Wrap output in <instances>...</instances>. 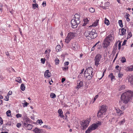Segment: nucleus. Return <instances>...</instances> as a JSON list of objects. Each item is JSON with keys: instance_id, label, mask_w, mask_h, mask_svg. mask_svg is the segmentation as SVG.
Here are the masks:
<instances>
[{"instance_id": "nucleus-17", "label": "nucleus", "mask_w": 133, "mask_h": 133, "mask_svg": "<svg viewBox=\"0 0 133 133\" xmlns=\"http://www.w3.org/2000/svg\"><path fill=\"white\" fill-rule=\"evenodd\" d=\"M77 85L76 87L77 88L79 89L83 85V83L82 81H80L79 83H77Z\"/></svg>"}, {"instance_id": "nucleus-5", "label": "nucleus", "mask_w": 133, "mask_h": 133, "mask_svg": "<svg viewBox=\"0 0 133 133\" xmlns=\"http://www.w3.org/2000/svg\"><path fill=\"white\" fill-rule=\"evenodd\" d=\"M90 120V118L87 119L86 120H83L81 123V127H82V129L84 130H85L89 125V123Z\"/></svg>"}, {"instance_id": "nucleus-26", "label": "nucleus", "mask_w": 133, "mask_h": 133, "mask_svg": "<svg viewBox=\"0 0 133 133\" xmlns=\"http://www.w3.org/2000/svg\"><path fill=\"white\" fill-rule=\"evenodd\" d=\"M104 23L107 25H109L110 24L109 21L106 18H105Z\"/></svg>"}, {"instance_id": "nucleus-48", "label": "nucleus", "mask_w": 133, "mask_h": 133, "mask_svg": "<svg viewBox=\"0 0 133 133\" xmlns=\"http://www.w3.org/2000/svg\"><path fill=\"white\" fill-rule=\"evenodd\" d=\"M126 108V107L124 106H122L121 108V109L122 110H124Z\"/></svg>"}, {"instance_id": "nucleus-59", "label": "nucleus", "mask_w": 133, "mask_h": 133, "mask_svg": "<svg viewBox=\"0 0 133 133\" xmlns=\"http://www.w3.org/2000/svg\"><path fill=\"white\" fill-rule=\"evenodd\" d=\"M12 94V92L11 91H9V92L8 93V96L9 95H10Z\"/></svg>"}, {"instance_id": "nucleus-38", "label": "nucleus", "mask_w": 133, "mask_h": 133, "mask_svg": "<svg viewBox=\"0 0 133 133\" xmlns=\"http://www.w3.org/2000/svg\"><path fill=\"white\" fill-rule=\"evenodd\" d=\"M125 87L124 85H123L121 86L119 89V91H121L124 89L125 88Z\"/></svg>"}, {"instance_id": "nucleus-19", "label": "nucleus", "mask_w": 133, "mask_h": 133, "mask_svg": "<svg viewBox=\"0 0 133 133\" xmlns=\"http://www.w3.org/2000/svg\"><path fill=\"white\" fill-rule=\"evenodd\" d=\"M126 70L128 71H132L133 70V65L127 68Z\"/></svg>"}, {"instance_id": "nucleus-40", "label": "nucleus", "mask_w": 133, "mask_h": 133, "mask_svg": "<svg viewBox=\"0 0 133 133\" xmlns=\"http://www.w3.org/2000/svg\"><path fill=\"white\" fill-rule=\"evenodd\" d=\"M55 62L56 64L57 65L59 63V60L58 58L56 59L55 60Z\"/></svg>"}, {"instance_id": "nucleus-61", "label": "nucleus", "mask_w": 133, "mask_h": 133, "mask_svg": "<svg viewBox=\"0 0 133 133\" xmlns=\"http://www.w3.org/2000/svg\"><path fill=\"white\" fill-rule=\"evenodd\" d=\"M65 78H62L61 79V82L62 83H63L65 81Z\"/></svg>"}, {"instance_id": "nucleus-45", "label": "nucleus", "mask_w": 133, "mask_h": 133, "mask_svg": "<svg viewBox=\"0 0 133 133\" xmlns=\"http://www.w3.org/2000/svg\"><path fill=\"white\" fill-rule=\"evenodd\" d=\"M125 121V119H124L123 120L121 121L119 123L121 124H123V123H124Z\"/></svg>"}, {"instance_id": "nucleus-55", "label": "nucleus", "mask_w": 133, "mask_h": 133, "mask_svg": "<svg viewBox=\"0 0 133 133\" xmlns=\"http://www.w3.org/2000/svg\"><path fill=\"white\" fill-rule=\"evenodd\" d=\"M127 41V40H124L122 44V45H124L125 44L126 42Z\"/></svg>"}, {"instance_id": "nucleus-41", "label": "nucleus", "mask_w": 133, "mask_h": 133, "mask_svg": "<svg viewBox=\"0 0 133 133\" xmlns=\"http://www.w3.org/2000/svg\"><path fill=\"white\" fill-rule=\"evenodd\" d=\"M50 51H51V50L50 49L46 50L45 51L44 54H46L47 53H50Z\"/></svg>"}, {"instance_id": "nucleus-20", "label": "nucleus", "mask_w": 133, "mask_h": 133, "mask_svg": "<svg viewBox=\"0 0 133 133\" xmlns=\"http://www.w3.org/2000/svg\"><path fill=\"white\" fill-rule=\"evenodd\" d=\"M122 34L120 35H124L126 33V29L124 28L121 29Z\"/></svg>"}, {"instance_id": "nucleus-6", "label": "nucleus", "mask_w": 133, "mask_h": 133, "mask_svg": "<svg viewBox=\"0 0 133 133\" xmlns=\"http://www.w3.org/2000/svg\"><path fill=\"white\" fill-rule=\"evenodd\" d=\"M76 35V33L74 32H70L68 33L66 38L65 39V42L67 43H69L71 39H73Z\"/></svg>"}, {"instance_id": "nucleus-60", "label": "nucleus", "mask_w": 133, "mask_h": 133, "mask_svg": "<svg viewBox=\"0 0 133 133\" xmlns=\"http://www.w3.org/2000/svg\"><path fill=\"white\" fill-rule=\"evenodd\" d=\"M96 46V45H94L91 48V50L94 51L95 49V48Z\"/></svg>"}, {"instance_id": "nucleus-42", "label": "nucleus", "mask_w": 133, "mask_h": 133, "mask_svg": "<svg viewBox=\"0 0 133 133\" xmlns=\"http://www.w3.org/2000/svg\"><path fill=\"white\" fill-rule=\"evenodd\" d=\"M132 36V34H131V32H130L128 34V38H130Z\"/></svg>"}, {"instance_id": "nucleus-7", "label": "nucleus", "mask_w": 133, "mask_h": 133, "mask_svg": "<svg viewBox=\"0 0 133 133\" xmlns=\"http://www.w3.org/2000/svg\"><path fill=\"white\" fill-rule=\"evenodd\" d=\"M102 58V55L99 54H97L95 57L94 61L95 62V65L97 67L100 64L99 63Z\"/></svg>"}, {"instance_id": "nucleus-25", "label": "nucleus", "mask_w": 133, "mask_h": 133, "mask_svg": "<svg viewBox=\"0 0 133 133\" xmlns=\"http://www.w3.org/2000/svg\"><path fill=\"white\" fill-rule=\"evenodd\" d=\"M15 81L19 83L22 82V80L21 78L19 77H17L15 79Z\"/></svg>"}, {"instance_id": "nucleus-34", "label": "nucleus", "mask_w": 133, "mask_h": 133, "mask_svg": "<svg viewBox=\"0 0 133 133\" xmlns=\"http://www.w3.org/2000/svg\"><path fill=\"white\" fill-rule=\"evenodd\" d=\"M88 75H87V76H86V77L88 80H90L91 79L92 76L90 75V74Z\"/></svg>"}, {"instance_id": "nucleus-50", "label": "nucleus", "mask_w": 133, "mask_h": 133, "mask_svg": "<svg viewBox=\"0 0 133 133\" xmlns=\"http://www.w3.org/2000/svg\"><path fill=\"white\" fill-rule=\"evenodd\" d=\"M3 120L2 118L0 117V123L1 125H2L3 124Z\"/></svg>"}, {"instance_id": "nucleus-44", "label": "nucleus", "mask_w": 133, "mask_h": 133, "mask_svg": "<svg viewBox=\"0 0 133 133\" xmlns=\"http://www.w3.org/2000/svg\"><path fill=\"white\" fill-rule=\"evenodd\" d=\"M16 116L17 118H18L19 117H21L22 116V115L21 114H18L16 115Z\"/></svg>"}, {"instance_id": "nucleus-10", "label": "nucleus", "mask_w": 133, "mask_h": 133, "mask_svg": "<svg viewBox=\"0 0 133 133\" xmlns=\"http://www.w3.org/2000/svg\"><path fill=\"white\" fill-rule=\"evenodd\" d=\"M30 120L28 118H24V122L23 126H26L27 124L30 123Z\"/></svg>"}, {"instance_id": "nucleus-13", "label": "nucleus", "mask_w": 133, "mask_h": 133, "mask_svg": "<svg viewBox=\"0 0 133 133\" xmlns=\"http://www.w3.org/2000/svg\"><path fill=\"white\" fill-rule=\"evenodd\" d=\"M24 128H25L28 130H30L32 129V126L31 124H28L26 126H23Z\"/></svg>"}, {"instance_id": "nucleus-57", "label": "nucleus", "mask_w": 133, "mask_h": 133, "mask_svg": "<svg viewBox=\"0 0 133 133\" xmlns=\"http://www.w3.org/2000/svg\"><path fill=\"white\" fill-rule=\"evenodd\" d=\"M116 112L117 113H118L119 112V111L120 112V110L119 109H118V108H117V109H116Z\"/></svg>"}, {"instance_id": "nucleus-30", "label": "nucleus", "mask_w": 133, "mask_h": 133, "mask_svg": "<svg viewBox=\"0 0 133 133\" xmlns=\"http://www.w3.org/2000/svg\"><path fill=\"white\" fill-rule=\"evenodd\" d=\"M121 62L122 63H124L126 62V59L124 57H122L121 59Z\"/></svg>"}, {"instance_id": "nucleus-36", "label": "nucleus", "mask_w": 133, "mask_h": 133, "mask_svg": "<svg viewBox=\"0 0 133 133\" xmlns=\"http://www.w3.org/2000/svg\"><path fill=\"white\" fill-rule=\"evenodd\" d=\"M89 11L91 13L94 12L95 11V9L92 8H91L89 9Z\"/></svg>"}, {"instance_id": "nucleus-39", "label": "nucleus", "mask_w": 133, "mask_h": 133, "mask_svg": "<svg viewBox=\"0 0 133 133\" xmlns=\"http://www.w3.org/2000/svg\"><path fill=\"white\" fill-rule=\"evenodd\" d=\"M43 127L47 129H50L51 128L48 125H44L43 126Z\"/></svg>"}, {"instance_id": "nucleus-18", "label": "nucleus", "mask_w": 133, "mask_h": 133, "mask_svg": "<svg viewBox=\"0 0 133 133\" xmlns=\"http://www.w3.org/2000/svg\"><path fill=\"white\" fill-rule=\"evenodd\" d=\"M128 80L130 82L132 85H133V76H129Z\"/></svg>"}, {"instance_id": "nucleus-9", "label": "nucleus", "mask_w": 133, "mask_h": 133, "mask_svg": "<svg viewBox=\"0 0 133 133\" xmlns=\"http://www.w3.org/2000/svg\"><path fill=\"white\" fill-rule=\"evenodd\" d=\"M72 49L75 51H76L78 48V43L76 42L72 44Z\"/></svg>"}, {"instance_id": "nucleus-32", "label": "nucleus", "mask_w": 133, "mask_h": 133, "mask_svg": "<svg viewBox=\"0 0 133 133\" xmlns=\"http://www.w3.org/2000/svg\"><path fill=\"white\" fill-rule=\"evenodd\" d=\"M11 112L10 110H8L6 112V115L8 116H10L11 115Z\"/></svg>"}, {"instance_id": "nucleus-46", "label": "nucleus", "mask_w": 133, "mask_h": 133, "mask_svg": "<svg viewBox=\"0 0 133 133\" xmlns=\"http://www.w3.org/2000/svg\"><path fill=\"white\" fill-rule=\"evenodd\" d=\"M83 21L84 22H86V23H87V24L88 23V22L89 21L88 19L87 18L85 19H84Z\"/></svg>"}, {"instance_id": "nucleus-63", "label": "nucleus", "mask_w": 133, "mask_h": 133, "mask_svg": "<svg viewBox=\"0 0 133 133\" xmlns=\"http://www.w3.org/2000/svg\"><path fill=\"white\" fill-rule=\"evenodd\" d=\"M5 54L7 56H9V54L8 52H5Z\"/></svg>"}, {"instance_id": "nucleus-24", "label": "nucleus", "mask_w": 133, "mask_h": 133, "mask_svg": "<svg viewBox=\"0 0 133 133\" xmlns=\"http://www.w3.org/2000/svg\"><path fill=\"white\" fill-rule=\"evenodd\" d=\"M108 77L111 78L112 81L113 79H115V77L113 75V74L112 73H111L108 76Z\"/></svg>"}, {"instance_id": "nucleus-3", "label": "nucleus", "mask_w": 133, "mask_h": 133, "mask_svg": "<svg viewBox=\"0 0 133 133\" xmlns=\"http://www.w3.org/2000/svg\"><path fill=\"white\" fill-rule=\"evenodd\" d=\"M98 122L95 124H92L90 126L88 129L85 131V133H90L92 130L96 129L98 127V125H101V122L98 121Z\"/></svg>"}, {"instance_id": "nucleus-53", "label": "nucleus", "mask_w": 133, "mask_h": 133, "mask_svg": "<svg viewBox=\"0 0 133 133\" xmlns=\"http://www.w3.org/2000/svg\"><path fill=\"white\" fill-rule=\"evenodd\" d=\"M8 124L9 125H11V123H10L9 124H8V123H6L5 124H4L3 125V126L4 127H6V125H8Z\"/></svg>"}, {"instance_id": "nucleus-31", "label": "nucleus", "mask_w": 133, "mask_h": 133, "mask_svg": "<svg viewBox=\"0 0 133 133\" xmlns=\"http://www.w3.org/2000/svg\"><path fill=\"white\" fill-rule=\"evenodd\" d=\"M99 20H97L96 22H95L94 23L92 24V26H96L97 25V24L98 23Z\"/></svg>"}, {"instance_id": "nucleus-21", "label": "nucleus", "mask_w": 133, "mask_h": 133, "mask_svg": "<svg viewBox=\"0 0 133 133\" xmlns=\"http://www.w3.org/2000/svg\"><path fill=\"white\" fill-rule=\"evenodd\" d=\"M75 18L76 19V20L77 21H80L79 20L80 18V16L79 15H78L77 13H76L75 14Z\"/></svg>"}, {"instance_id": "nucleus-52", "label": "nucleus", "mask_w": 133, "mask_h": 133, "mask_svg": "<svg viewBox=\"0 0 133 133\" xmlns=\"http://www.w3.org/2000/svg\"><path fill=\"white\" fill-rule=\"evenodd\" d=\"M62 68L63 70L65 71V70L68 69V67L67 66L66 67H62Z\"/></svg>"}, {"instance_id": "nucleus-8", "label": "nucleus", "mask_w": 133, "mask_h": 133, "mask_svg": "<svg viewBox=\"0 0 133 133\" xmlns=\"http://www.w3.org/2000/svg\"><path fill=\"white\" fill-rule=\"evenodd\" d=\"M80 23V21H77L76 19L75 20L74 19H72L71 22L72 27L73 28H76L78 26V24H79Z\"/></svg>"}, {"instance_id": "nucleus-54", "label": "nucleus", "mask_w": 133, "mask_h": 133, "mask_svg": "<svg viewBox=\"0 0 133 133\" xmlns=\"http://www.w3.org/2000/svg\"><path fill=\"white\" fill-rule=\"evenodd\" d=\"M42 5L44 7L46 6V3L45 1H44L42 4Z\"/></svg>"}, {"instance_id": "nucleus-35", "label": "nucleus", "mask_w": 133, "mask_h": 133, "mask_svg": "<svg viewBox=\"0 0 133 133\" xmlns=\"http://www.w3.org/2000/svg\"><path fill=\"white\" fill-rule=\"evenodd\" d=\"M32 6L33 7V8H34V9L35 8V7H36V8H38V5L36 3L35 4H32Z\"/></svg>"}, {"instance_id": "nucleus-4", "label": "nucleus", "mask_w": 133, "mask_h": 133, "mask_svg": "<svg viewBox=\"0 0 133 133\" xmlns=\"http://www.w3.org/2000/svg\"><path fill=\"white\" fill-rule=\"evenodd\" d=\"M112 37L111 35H109L104 40L103 44V47L104 48L107 47L110 44V43L112 41Z\"/></svg>"}, {"instance_id": "nucleus-29", "label": "nucleus", "mask_w": 133, "mask_h": 133, "mask_svg": "<svg viewBox=\"0 0 133 133\" xmlns=\"http://www.w3.org/2000/svg\"><path fill=\"white\" fill-rule=\"evenodd\" d=\"M118 23L119 24L120 26L122 28L123 27V25L122 24V21L121 20H119L118 21Z\"/></svg>"}, {"instance_id": "nucleus-62", "label": "nucleus", "mask_w": 133, "mask_h": 133, "mask_svg": "<svg viewBox=\"0 0 133 133\" xmlns=\"http://www.w3.org/2000/svg\"><path fill=\"white\" fill-rule=\"evenodd\" d=\"M101 7L103 9H106L105 6H101Z\"/></svg>"}, {"instance_id": "nucleus-47", "label": "nucleus", "mask_w": 133, "mask_h": 133, "mask_svg": "<svg viewBox=\"0 0 133 133\" xmlns=\"http://www.w3.org/2000/svg\"><path fill=\"white\" fill-rule=\"evenodd\" d=\"M45 59H43V58H42L41 59V62L43 63L44 64L45 62Z\"/></svg>"}, {"instance_id": "nucleus-33", "label": "nucleus", "mask_w": 133, "mask_h": 133, "mask_svg": "<svg viewBox=\"0 0 133 133\" xmlns=\"http://www.w3.org/2000/svg\"><path fill=\"white\" fill-rule=\"evenodd\" d=\"M50 96L51 98H54L56 97L55 94L54 93H51L50 94Z\"/></svg>"}, {"instance_id": "nucleus-49", "label": "nucleus", "mask_w": 133, "mask_h": 133, "mask_svg": "<svg viewBox=\"0 0 133 133\" xmlns=\"http://www.w3.org/2000/svg\"><path fill=\"white\" fill-rule=\"evenodd\" d=\"M21 124L20 123H18L17 124V127L19 128L21 126Z\"/></svg>"}, {"instance_id": "nucleus-43", "label": "nucleus", "mask_w": 133, "mask_h": 133, "mask_svg": "<svg viewBox=\"0 0 133 133\" xmlns=\"http://www.w3.org/2000/svg\"><path fill=\"white\" fill-rule=\"evenodd\" d=\"M37 123H38L39 124H40L41 123H42L43 122L41 119H38L37 121Z\"/></svg>"}, {"instance_id": "nucleus-22", "label": "nucleus", "mask_w": 133, "mask_h": 133, "mask_svg": "<svg viewBox=\"0 0 133 133\" xmlns=\"http://www.w3.org/2000/svg\"><path fill=\"white\" fill-rule=\"evenodd\" d=\"M58 112L59 114V116L61 117H64V116L63 115V112L62 110L61 109H59L58 111Z\"/></svg>"}, {"instance_id": "nucleus-16", "label": "nucleus", "mask_w": 133, "mask_h": 133, "mask_svg": "<svg viewBox=\"0 0 133 133\" xmlns=\"http://www.w3.org/2000/svg\"><path fill=\"white\" fill-rule=\"evenodd\" d=\"M104 113L102 111L99 110L98 111L97 114V116L98 117H102L103 113Z\"/></svg>"}, {"instance_id": "nucleus-14", "label": "nucleus", "mask_w": 133, "mask_h": 133, "mask_svg": "<svg viewBox=\"0 0 133 133\" xmlns=\"http://www.w3.org/2000/svg\"><path fill=\"white\" fill-rule=\"evenodd\" d=\"M100 110L104 112H105L107 110V106L106 105H102L101 109Z\"/></svg>"}, {"instance_id": "nucleus-37", "label": "nucleus", "mask_w": 133, "mask_h": 133, "mask_svg": "<svg viewBox=\"0 0 133 133\" xmlns=\"http://www.w3.org/2000/svg\"><path fill=\"white\" fill-rule=\"evenodd\" d=\"M109 2H107L105 3L104 5L105 7H108L109 6Z\"/></svg>"}, {"instance_id": "nucleus-51", "label": "nucleus", "mask_w": 133, "mask_h": 133, "mask_svg": "<svg viewBox=\"0 0 133 133\" xmlns=\"http://www.w3.org/2000/svg\"><path fill=\"white\" fill-rule=\"evenodd\" d=\"M98 95H96L95 97L94 98V101L93 103L96 100V99L98 97Z\"/></svg>"}, {"instance_id": "nucleus-1", "label": "nucleus", "mask_w": 133, "mask_h": 133, "mask_svg": "<svg viewBox=\"0 0 133 133\" xmlns=\"http://www.w3.org/2000/svg\"><path fill=\"white\" fill-rule=\"evenodd\" d=\"M133 96V92L128 90L123 93L121 95L120 101L119 102L121 103L127 104L131 99Z\"/></svg>"}, {"instance_id": "nucleus-12", "label": "nucleus", "mask_w": 133, "mask_h": 133, "mask_svg": "<svg viewBox=\"0 0 133 133\" xmlns=\"http://www.w3.org/2000/svg\"><path fill=\"white\" fill-rule=\"evenodd\" d=\"M33 131L35 132V133H42L43 131L41 129H39L38 128H36Z\"/></svg>"}, {"instance_id": "nucleus-27", "label": "nucleus", "mask_w": 133, "mask_h": 133, "mask_svg": "<svg viewBox=\"0 0 133 133\" xmlns=\"http://www.w3.org/2000/svg\"><path fill=\"white\" fill-rule=\"evenodd\" d=\"M21 89L23 91H24L25 90V87L24 84H21Z\"/></svg>"}, {"instance_id": "nucleus-58", "label": "nucleus", "mask_w": 133, "mask_h": 133, "mask_svg": "<svg viewBox=\"0 0 133 133\" xmlns=\"http://www.w3.org/2000/svg\"><path fill=\"white\" fill-rule=\"evenodd\" d=\"M123 75L122 74H121L119 73L118 75V77L119 78H121L123 76Z\"/></svg>"}, {"instance_id": "nucleus-11", "label": "nucleus", "mask_w": 133, "mask_h": 133, "mask_svg": "<svg viewBox=\"0 0 133 133\" xmlns=\"http://www.w3.org/2000/svg\"><path fill=\"white\" fill-rule=\"evenodd\" d=\"M92 70L93 69L91 67H89L87 69V70H86L85 72H86V71L87 70V72H88V74H91V75H92ZM84 74H85V73Z\"/></svg>"}, {"instance_id": "nucleus-64", "label": "nucleus", "mask_w": 133, "mask_h": 133, "mask_svg": "<svg viewBox=\"0 0 133 133\" xmlns=\"http://www.w3.org/2000/svg\"><path fill=\"white\" fill-rule=\"evenodd\" d=\"M126 16L127 17H128L130 16L129 14L127 13L126 14Z\"/></svg>"}, {"instance_id": "nucleus-2", "label": "nucleus", "mask_w": 133, "mask_h": 133, "mask_svg": "<svg viewBox=\"0 0 133 133\" xmlns=\"http://www.w3.org/2000/svg\"><path fill=\"white\" fill-rule=\"evenodd\" d=\"M92 30L91 31L88 30L84 32V35L86 38L88 39H94L97 37V35L96 33H95Z\"/></svg>"}, {"instance_id": "nucleus-56", "label": "nucleus", "mask_w": 133, "mask_h": 133, "mask_svg": "<svg viewBox=\"0 0 133 133\" xmlns=\"http://www.w3.org/2000/svg\"><path fill=\"white\" fill-rule=\"evenodd\" d=\"M69 64V62H65L64 65L65 66L68 65Z\"/></svg>"}, {"instance_id": "nucleus-23", "label": "nucleus", "mask_w": 133, "mask_h": 133, "mask_svg": "<svg viewBox=\"0 0 133 133\" xmlns=\"http://www.w3.org/2000/svg\"><path fill=\"white\" fill-rule=\"evenodd\" d=\"M61 47L59 45H57L56 47V49L57 52L61 50Z\"/></svg>"}, {"instance_id": "nucleus-15", "label": "nucleus", "mask_w": 133, "mask_h": 133, "mask_svg": "<svg viewBox=\"0 0 133 133\" xmlns=\"http://www.w3.org/2000/svg\"><path fill=\"white\" fill-rule=\"evenodd\" d=\"M44 74L45 76H47L48 77H49L50 76L51 73L49 72V70H48L46 71Z\"/></svg>"}, {"instance_id": "nucleus-28", "label": "nucleus", "mask_w": 133, "mask_h": 133, "mask_svg": "<svg viewBox=\"0 0 133 133\" xmlns=\"http://www.w3.org/2000/svg\"><path fill=\"white\" fill-rule=\"evenodd\" d=\"M23 107H26L27 106L28 104H29V103L26 102L25 100H24L23 101Z\"/></svg>"}]
</instances>
